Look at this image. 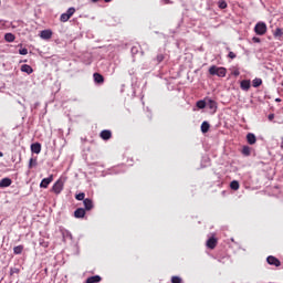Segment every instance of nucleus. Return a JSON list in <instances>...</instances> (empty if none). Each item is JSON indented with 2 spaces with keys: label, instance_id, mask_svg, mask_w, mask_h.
<instances>
[{
  "label": "nucleus",
  "instance_id": "6ab92c4d",
  "mask_svg": "<svg viewBox=\"0 0 283 283\" xmlns=\"http://www.w3.org/2000/svg\"><path fill=\"white\" fill-rule=\"evenodd\" d=\"M210 127H211V125H209L208 122H203L201 124V132H202V134H207V132H209Z\"/></svg>",
  "mask_w": 283,
  "mask_h": 283
},
{
  "label": "nucleus",
  "instance_id": "dca6fc26",
  "mask_svg": "<svg viewBox=\"0 0 283 283\" xmlns=\"http://www.w3.org/2000/svg\"><path fill=\"white\" fill-rule=\"evenodd\" d=\"M21 72H25V74H32V72H34V70H32V66H30L28 64H23L21 66Z\"/></svg>",
  "mask_w": 283,
  "mask_h": 283
},
{
  "label": "nucleus",
  "instance_id": "f257e3e1",
  "mask_svg": "<svg viewBox=\"0 0 283 283\" xmlns=\"http://www.w3.org/2000/svg\"><path fill=\"white\" fill-rule=\"evenodd\" d=\"M209 74H211V76H219L224 78V76H227V69L212 65L209 69Z\"/></svg>",
  "mask_w": 283,
  "mask_h": 283
},
{
  "label": "nucleus",
  "instance_id": "1a4fd4ad",
  "mask_svg": "<svg viewBox=\"0 0 283 283\" xmlns=\"http://www.w3.org/2000/svg\"><path fill=\"white\" fill-rule=\"evenodd\" d=\"M99 136L103 140H109L112 138V130H102Z\"/></svg>",
  "mask_w": 283,
  "mask_h": 283
},
{
  "label": "nucleus",
  "instance_id": "bb28decb",
  "mask_svg": "<svg viewBox=\"0 0 283 283\" xmlns=\"http://www.w3.org/2000/svg\"><path fill=\"white\" fill-rule=\"evenodd\" d=\"M218 6H219V8H220L221 10H224V9L227 8V1L220 0L219 3H218Z\"/></svg>",
  "mask_w": 283,
  "mask_h": 283
},
{
  "label": "nucleus",
  "instance_id": "473e14b6",
  "mask_svg": "<svg viewBox=\"0 0 283 283\" xmlns=\"http://www.w3.org/2000/svg\"><path fill=\"white\" fill-rule=\"evenodd\" d=\"M19 54H21L22 56H25V54H28V49H20Z\"/></svg>",
  "mask_w": 283,
  "mask_h": 283
},
{
  "label": "nucleus",
  "instance_id": "c756f323",
  "mask_svg": "<svg viewBox=\"0 0 283 283\" xmlns=\"http://www.w3.org/2000/svg\"><path fill=\"white\" fill-rule=\"evenodd\" d=\"M171 282H172V283H181V282H182V279H180V276H172V277H171Z\"/></svg>",
  "mask_w": 283,
  "mask_h": 283
},
{
  "label": "nucleus",
  "instance_id": "cd10ccee",
  "mask_svg": "<svg viewBox=\"0 0 283 283\" xmlns=\"http://www.w3.org/2000/svg\"><path fill=\"white\" fill-rule=\"evenodd\" d=\"M32 167H36V159L31 158L29 161V169H32Z\"/></svg>",
  "mask_w": 283,
  "mask_h": 283
},
{
  "label": "nucleus",
  "instance_id": "79ce46f5",
  "mask_svg": "<svg viewBox=\"0 0 283 283\" xmlns=\"http://www.w3.org/2000/svg\"><path fill=\"white\" fill-rule=\"evenodd\" d=\"M92 1H93V3H97L98 0H92Z\"/></svg>",
  "mask_w": 283,
  "mask_h": 283
},
{
  "label": "nucleus",
  "instance_id": "4468645a",
  "mask_svg": "<svg viewBox=\"0 0 283 283\" xmlns=\"http://www.w3.org/2000/svg\"><path fill=\"white\" fill-rule=\"evenodd\" d=\"M10 185H12V179H10V178H3L0 181V187L1 188L10 187Z\"/></svg>",
  "mask_w": 283,
  "mask_h": 283
},
{
  "label": "nucleus",
  "instance_id": "423d86ee",
  "mask_svg": "<svg viewBox=\"0 0 283 283\" xmlns=\"http://www.w3.org/2000/svg\"><path fill=\"white\" fill-rule=\"evenodd\" d=\"M266 261H268V264H271L272 266H280L281 264L280 260H277V258L272 255L268 256Z\"/></svg>",
  "mask_w": 283,
  "mask_h": 283
},
{
  "label": "nucleus",
  "instance_id": "f704fd0d",
  "mask_svg": "<svg viewBox=\"0 0 283 283\" xmlns=\"http://www.w3.org/2000/svg\"><path fill=\"white\" fill-rule=\"evenodd\" d=\"M40 245L43 247L44 249H48L49 243L45 241H40Z\"/></svg>",
  "mask_w": 283,
  "mask_h": 283
},
{
  "label": "nucleus",
  "instance_id": "aec40b11",
  "mask_svg": "<svg viewBox=\"0 0 283 283\" xmlns=\"http://www.w3.org/2000/svg\"><path fill=\"white\" fill-rule=\"evenodd\" d=\"M230 188H231L233 191H238V189H240V182H238L237 180L231 181Z\"/></svg>",
  "mask_w": 283,
  "mask_h": 283
},
{
  "label": "nucleus",
  "instance_id": "a878e982",
  "mask_svg": "<svg viewBox=\"0 0 283 283\" xmlns=\"http://www.w3.org/2000/svg\"><path fill=\"white\" fill-rule=\"evenodd\" d=\"M197 107L199 109H205V107H207V103L205 101H198L197 102Z\"/></svg>",
  "mask_w": 283,
  "mask_h": 283
},
{
  "label": "nucleus",
  "instance_id": "5701e85b",
  "mask_svg": "<svg viewBox=\"0 0 283 283\" xmlns=\"http://www.w3.org/2000/svg\"><path fill=\"white\" fill-rule=\"evenodd\" d=\"M252 85H253V87H260V85H262V78H254L253 81H252Z\"/></svg>",
  "mask_w": 283,
  "mask_h": 283
},
{
  "label": "nucleus",
  "instance_id": "39448f33",
  "mask_svg": "<svg viewBox=\"0 0 283 283\" xmlns=\"http://www.w3.org/2000/svg\"><path fill=\"white\" fill-rule=\"evenodd\" d=\"M206 245L208 247V249H216V247H218V239L213 237L208 239Z\"/></svg>",
  "mask_w": 283,
  "mask_h": 283
},
{
  "label": "nucleus",
  "instance_id": "7ed1b4c3",
  "mask_svg": "<svg viewBox=\"0 0 283 283\" xmlns=\"http://www.w3.org/2000/svg\"><path fill=\"white\" fill-rule=\"evenodd\" d=\"M65 186V180L59 179L52 187V191H54L56 195L61 193L63 191V187Z\"/></svg>",
  "mask_w": 283,
  "mask_h": 283
},
{
  "label": "nucleus",
  "instance_id": "a19ab883",
  "mask_svg": "<svg viewBox=\"0 0 283 283\" xmlns=\"http://www.w3.org/2000/svg\"><path fill=\"white\" fill-rule=\"evenodd\" d=\"M105 1V3H109V2H112V0H104Z\"/></svg>",
  "mask_w": 283,
  "mask_h": 283
},
{
  "label": "nucleus",
  "instance_id": "0eeeda50",
  "mask_svg": "<svg viewBox=\"0 0 283 283\" xmlns=\"http://www.w3.org/2000/svg\"><path fill=\"white\" fill-rule=\"evenodd\" d=\"M93 78H94L95 83H98L99 85L105 83V77H103V75L99 73H94Z\"/></svg>",
  "mask_w": 283,
  "mask_h": 283
},
{
  "label": "nucleus",
  "instance_id": "c85d7f7f",
  "mask_svg": "<svg viewBox=\"0 0 283 283\" xmlns=\"http://www.w3.org/2000/svg\"><path fill=\"white\" fill-rule=\"evenodd\" d=\"M274 36H276V38L283 36L282 29L277 28V29L274 31Z\"/></svg>",
  "mask_w": 283,
  "mask_h": 283
},
{
  "label": "nucleus",
  "instance_id": "9b49d317",
  "mask_svg": "<svg viewBox=\"0 0 283 283\" xmlns=\"http://www.w3.org/2000/svg\"><path fill=\"white\" fill-rule=\"evenodd\" d=\"M41 39H52V30H43L40 34Z\"/></svg>",
  "mask_w": 283,
  "mask_h": 283
},
{
  "label": "nucleus",
  "instance_id": "e433bc0d",
  "mask_svg": "<svg viewBox=\"0 0 283 283\" xmlns=\"http://www.w3.org/2000/svg\"><path fill=\"white\" fill-rule=\"evenodd\" d=\"M252 41H253L254 43H260V38H253Z\"/></svg>",
  "mask_w": 283,
  "mask_h": 283
},
{
  "label": "nucleus",
  "instance_id": "2eb2a0df",
  "mask_svg": "<svg viewBox=\"0 0 283 283\" xmlns=\"http://www.w3.org/2000/svg\"><path fill=\"white\" fill-rule=\"evenodd\" d=\"M75 218H85V209L78 208L74 211Z\"/></svg>",
  "mask_w": 283,
  "mask_h": 283
},
{
  "label": "nucleus",
  "instance_id": "393cba45",
  "mask_svg": "<svg viewBox=\"0 0 283 283\" xmlns=\"http://www.w3.org/2000/svg\"><path fill=\"white\" fill-rule=\"evenodd\" d=\"M60 21L62 23H66V21H70V15H67L66 13H62L60 17Z\"/></svg>",
  "mask_w": 283,
  "mask_h": 283
},
{
  "label": "nucleus",
  "instance_id": "f8f14e48",
  "mask_svg": "<svg viewBox=\"0 0 283 283\" xmlns=\"http://www.w3.org/2000/svg\"><path fill=\"white\" fill-rule=\"evenodd\" d=\"M84 207L86 209V211H91V209L94 208V203L92 202V199H84Z\"/></svg>",
  "mask_w": 283,
  "mask_h": 283
},
{
  "label": "nucleus",
  "instance_id": "ea45409f",
  "mask_svg": "<svg viewBox=\"0 0 283 283\" xmlns=\"http://www.w3.org/2000/svg\"><path fill=\"white\" fill-rule=\"evenodd\" d=\"M210 107H211V108L216 107V103L212 102V101H210Z\"/></svg>",
  "mask_w": 283,
  "mask_h": 283
},
{
  "label": "nucleus",
  "instance_id": "9d476101",
  "mask_svg": "<svg viewBox=\"0 0 283 283\" xmlns=\"http://www.w3.org/2000/svg\"><path fill=\"white\" fill-rule=\"evenodd\" d=\"M247 140H248L249 145H255V143L258 142V138L255 137V135L253 133H249L247 135Z\"/></svg>",
  "mask_w": 283,
  "mask_h": 283
},
{
  "label": "nucleus",
  "instance_id": "2f4dec72",
  "mask_svg": "<svg viewBox=\"0 0 283 283\" xmlns=\"http://www.w3.org/2000/svg\"><path fill=\"white\" fill-rule=\"evenodd\" d=\"M163 61H165V55L163 54L157 55V62L163 63Z\"/></svg>",
  "mask_w": 283,
  "mask_h": 283
},
{
  "label": "nucleus",
  "instance_id": "58836bf2",
  "mask_svg": "<svg viewBox=\"0 0 283 283\" xmlns=\"http://www.w3.org/2000/svg\"><path fill=\"white\" fill-rule=\"evenodd\" d=\"M273 118H275V115L270 114V115H269V120H273Z\"/></svg>",
  "mask_w": 283,
  "mask_h": 283
},
{
  "label": "nucleus",
  "instance_id": "72a5a7b5",
  "mask_svg": "<svg viewBox=\"0 0 283 283\" xmlns=\"http://www.w3.org/2000/svg\"><path fill=\"white\" fill-rule=\"evenodd\" d=\"M14 273H19V269H17V268H11V270H10V275H14Z\"/></svg>",
  "mask_w": 283,
  "mask_h": 283
},
{
  "label": "nucleus",
  "instance_id": "b1692460",
  "mask_svg": "<svg viewBox=\"0 0 283 283\" xmlns=\"http://www.w3.org/2000/svg\"><path fill=\"white\" fill-rule=\"evenodd\" d=\"M243 156H251V148L249 146H244L242 148Z\"/></svg>",
  "mask_w": 283,
  "mask_h": 283
},
{
  "label": "nucleus",
  "instance_id": "4c0bfd02",
  "mask_svg": "<svg viewBox=\"0 0 283 283\" xmlns=\"http://www.w3.org/2000/svg\"><path fill=\"white\" fill-rule=\"evenodd\" d=\"M233 76H238L239 74H240V71L239 70H235V71H233Z\"/></svg>",
  "mask_w": 283,
  "mask_h": 283
},
{
  "label": "nucleus",
  "instance_id": "6e6552de",
  "mask_svg": "<svg viewBox=\"0 0 283 283\" xmlns=\"http://www.w3.org/2000/svg\"><path fill=\"white\" fill-rule=\"evenodd\" d=\"M241 90L249 92V90H251V82L249 80L241 81Z\"/></svg>",
  "mask_w": 283,
  "mask_h": 283
},
{
  "label": "nucleus",
  "instance_id": "ddd939ff",
  "mask_svg": "<svg viewBox=\"0 0 283 283\" xmlns=\"http://www.w3.org/2000/svg\"><path fill=\"white\" fill-rule=\"evenodd\" d=\"M31 151L33 154H41V144H39V143L32 144Z\"/></svg>",
  "mask_w": 283,
  "mask_h": 283
},
{
  "label": "nucleus",
  "instance_id": "a211bd4d",
  "mask_svg": "<svg viewBox=\"0 0 283 283\" xmlns=\"http://www.w3.org/2000/svg\"><path fill=\"white\" fill-rule=\"evenodd\" d=\"M14 39L15 36L12 33H6L4 35V41H7V43H13Z\"/></svg>",
  "mask_w": 283,
  "mask_h": 283
},
{
  "label": "nucleus",
  "instance_id": "f3484780",
  "mask_svg": "<svg viewBox=\"0 0 283 283\" xmlns=\"http://www.w3.org/2000/svg\"><path fill=\"white\" fill-rule=\"evenodd\" d=\"M98 282H101V276H98V275L90 276L86 280V283H98Z\"/></svg>",
  "mask_w": 283,
  "mask_h": 283
},
{
  "label": "nucleus",
  "instance_id": "7c9ffc66",
  "mask_svg": "<svg viewBox=\"0 0 283 283\" xmlns=\"http://www.w3.org/2000/svg\"><path fill=\"white\" fill-rule=\"evenodd\" d=\"M76 200H85V195L83 192L76 195Z\"/></svg>",
  "mask_w": 283,
  "mask_h": 283
},
{
  "label": "nucleus",
  "instance_id": "c03bdc74",
  "mask_svg": "<svg viewBox=\"0 0 283 283\" xmlns=\"http://www.w3.org/2000/svg\"><path fill=\"white\" fill-rule=\"evenodd\" d=\"M280 101H281L280 98H276V102H277V103H280Z\"/></svg>",
  "mask_w": 283,
  "mask_h": 283
},
{
  "label": "nucleus",
  "instance_id": "20e7f679",
  "mask_svg": "<svg viewBox=\"0 0 283 283\" xmlns=\"http://www.w3.org/2000/svg\"><path fill=\"white\" fill-rule=\"evenodd\" d=\"M52 180H54V176L51 175L49 178H44L42 179L40 187L42 189H48V187H50V184L52 182Z\"/></svg>",
  "mask_w": 283,
  "mask_h": 283
},
{
  "label": "nucleus",
  "instance_id": "f03ea898",
  "mask_svg": "<svg viewBox=\"0 0 283 283\" xmlns=\"http://www.w3.org/2000/svg\"><path fill=\"white\" fill-rule=\"evenodd\" d=\"M254 32L259 34V36H264L266 34V23L264 22H259L254 27Z\"/></svg>",
  "mask_w": 283,
  "mask_h": 283
},
{
  "label": "nucleus",
  "instance_id": "c9c22d12",
  "mask_svg": "<svg viewBox=\"0 0 283 283\" xmlns=\"http://www.w3.org/2000/svg\"><path fill=\"white\" fill-rule=\"evenodd\" d=\"M228 56H229V59H235V53L229 52Z\"/></svg>",
  "mask_w": 283,
  "mask_h": 283
},
{
  "label": "nucleus",
  "instance_id": "412c9836",
  "mask_svg": "<svg viewBox=\"0 0 283 283\" xmlns=\"http://www.w3.org/2000/svg\"><path fill=\"white\" fill-rule=\"evenodd\" d=\"M74 12H76V9H74V7H71L67 9V11L65 12V14L72 19V17H74Z\"/></svg>",
  "mask_w": 283,
  "mask_h": 283
},
{
  "label": "nucleus",
  "instance_id": "37998d69",
  "mask_svg": "<svg viewBox=\"0 0 283 283\" xmlns=\"http://www.w3.org/2000/svg\"><path fill=\"white\" fill-rule=\"evenodd\" d=\"M3 157V153L0 151V158Z\"/></svg>",
  "mask_w": 283,
  "mask_h": 283
},
{
  "label": "nucleus",
  "instance_id": "4be33fe9",
  "mask_svg": "<svg viewBox=\"0 0 283 283\" xmlns=\"http://www.w3.org/2000/svg\"><path fill=\"white\" fill-rule=\"evenodd\" d=\"M13 253H15V255L23 253V245H18L13 248Z\"/></svg>",
  "mask_w": 283,
  "mask_h": 283
}]
</instances>
